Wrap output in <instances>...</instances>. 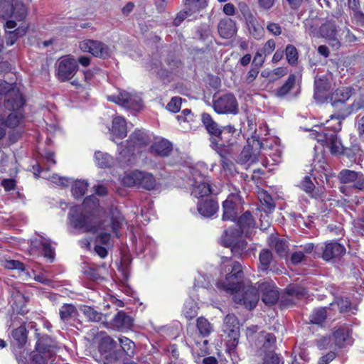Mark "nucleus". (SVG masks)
<instances>
[{
	"label": "nucleus",
	"instance_id": "1",
	"mask_svg": "<svg viewBox=\"0 0 364 364\" xmlns=\"http://www.w3.org/2000/svg\"><path fill=\"white\" fill-rule=\"evenodd\" d=\"M227 264L223 262L221 273L225 274V279H221L216 283L218 289L233 293L235 289L242 287V284L247 279H244V273L240 262L226 259Z\"/></svg>",
	"mask_w": 364,
	"mask_h": 364
},
{
	"label": "nucleus",
	"instance_id": "2",
	"mask_svg": "<svg viewBox=\"0 0 364 364\" xmlns=\"http://www.w3.org/2000/svg\"><path fill=\"white\" fill-rule=\"evenodd\" d=\"M4 98L5 111H23L26 100L14 85L0 79V99Z\"/></svg>",
	"mask_w": 364,
	"mask_h": 364
},
{
	"label": "nucleus",
	"instance_id": "3",
	"mask_svg": "<svg viewBox=\"0 0 364 364\" xmlns=\"http://www.w3.org/2000/svg\"><path fill=\"white\" fill-rule=\"evenodd\" d=\"M230 294L233 295L232 299L235 303L243 304L249 310L256 306L259 298L258 289L252 286L249 280L245 282L241 287Z\"/></svg>",
	"mask_w": 364,
	"mask_h": 364
},
{
	"label": "nucleus",
	"instance_id": "4",
	"mask_svg": "<svg viewBox=\"0 0 364 364\" xmlns=\"http://www.w3.org/2000/svg\"><path fill=\"white\" fill-rule=\"evenodd\" d=\"M151 136L147 132L137 129L135 130L129 137L127 141V146L123 149L120 154L126 156L130 154L131 156L139 155V157L142 156L144 149L146 146L151 143Z\"/></svg>",
	"mask_w": 364,
	"mask_h": 364
},
{
	"label": "nucleus",
	"instance_id": "5",
	"mask_svg": "<svg viewBox=\"0 0 364 364\" xmlns=\"http://www.w3.org/2000/svg\"><path fill=\"white\" fill-rule=\"evenodd\" d=\"M68 220L75 229L83 232L95 233L98 230V225L92 221L90 216L82 213L80 206H73L70 209Z\"/></svg>",
	"mask_w": 364,
	"mask_h": 364
},
{
	"label": "nucleus",
	"instance_id": "6",
	"mask_svg": "<svg viewBox=\"0 0 364 364\" xmlns=\"http://www.w3.org/2000/svg\"><path fill=\"white\" fill-rule=\"evenodd\" d=\"M264 149V144L256 134L247 140V145L244 146L239 157L238 162L241 164L250 163L254 164L258 161L261 150Z\"/></svg>",
	"mask_w": 364,
	"mask_h": 364
},
{
	"label": "nucleus",
	"instance_id": "7",
	"mask_svg": "<svg viewBox=\"0 0 364 364\" xmlns=\"http://www.w3.org/2000/svg\"><path fill=\"white\" fill-rule=\"evenodd\" d=\"M125 186H138L146 190H152L155 187L156 181L154 176L147 172L134 170L125 175L122 179Z\"/></svg>",
	"mask_w": 364,
	"mask_h": 364
},
{
	"label": "nucleus",
	"instance_id": "8",
	"mask_svg": "<svg viewBox=\"0 0 364 364\" xmlns=\"http://www.w3.org/2000/svg\"><path fill=\"white\" fill-rule=\"evenodd\" d=\"M78 70L77 60L70 55L60 58L55 64V76L60 82L71 80Z\"/></svg>",
	"mask_w": 364,
	"mask_h": 364
},
{
	"label": "nucleus",
	"instance_id": "9",
	"mask_svg": "<svg viewBox=\"0 0 364 364\" xmlns=\"http://www.w3.org/2000/svg\"><path fill=\"white\" fill-rule=\"evenodd\" d=\"M223 331L228 335V347L233 350L238 344L240 338L239 321L234 314H228L224 318Z\"/></svg>",
	"mask_w": 364,
	"mask_h": 364
},
{
	"label": "nucleus",
	"instance_id": "10",
	"mask_svg": "<svg viewBox=\"0 0 364 364\" xmlns=\"http://www.w3.org/2000/svg\"><path fill=\"white\" fill-rule=\"evenodd\" d=\"M213 107L218 114H237L238 102L235 96L232 93H227L213 100Z\"/></svg>",
	"mask_w": 364,
	"mask_h": 364
},
{
	"label": "nucleus",
	"instance_id": "11",
	"mask_svg": "<svg viewBox=\"0 0 364 364\" xmlns=\"http://www.w3.org/2000/svg\"><path fill=\"white\" fill-rule=\"evenodd\" d=\"M79 48L82 51L90 53L93 56L102 59H107L111 55L109 46L97 40H84L80 42Z\"/></svg>",
	"mask_w": 364,
	"mask_h": 364
},
{
	"label": "nucleus",
	"instance_id": "12",
	"mask_svg": "<svg viewBox=\"0 0 364 364\" xmlns=\"http://www.w3.org/2000/svg\"><path fill=\"white\" fill-rule=\"evenodd\" d=\"M107 100L128 109L138 111L142 107L141 98L139 95L126 91L119 92L117 96H108Z\"/></svg>",
	"mask_w": 364,
	"mask_h": 364
},
{
	"label": "nucleus",
	"instance_id": "13",
	"mask_svg": "<svg viewBox=\"0 0 364 364\" xmlns=\"http://www.w3.org/2000/svg\"><path fill=\"white\" fill-rule=\"evenodd\" d=\"M315 139L323 145H326L333 154H341L343 151V145L341 140L335 133H330L324 129L317 132Z\"/></svg>",
	"mask_w": 364,
	"mask_h": 364
},
{
	"label": "nucleus",
	"instance_id": "14",
	"mask_svg": "<svg viewBox=\"0 0 364 364\" xmlns=\"http://www.w3.org/2000/svg\"><path fill=\"white\" fill-rule=\"evenodd\" d=\"M341 183L349 184L353 188L364 190V175L361 172L350 169H343L338 174Z\"/></svg>",
	"mask_w": 364,
	"mask_h": 364
},
{
	"label": "nucleus",
	"instance_id": "15",
	"mask_svg": "<svg viewBox=\"0 0 364 364\" xmlns=\"http://www.w3.org/2000/svg\"><path fill=\"white\" fill-rule=\"evenodd\" d=\"M321 257L326 262L338 259L346 254L345 247L336 241L326 242L321 247Z\"/></svg>",
	"mask_w": 364,
	"mask_h": 364
},
{
	"label": "nucleus",
	"instance_id": "16",
	"mask_svg": "<svg viewBox=\"0 0 364 364\" xmlns=\"http://www.w3.org/2000/svg\"><path fill=\"white\" fill-rule=\"evenodd\" d=\"M235 133L236 129L234 126H223L218 136L215 139V141H212V143L216 147H218V145L233 147L237 143Z\"/></svg>",
	"mask_w": 364,
	"mask_h": 364
},
{
	"label": "nucleus",
	"instance_id": "17",
	"mask_svg": "<svg viewBox=\"0 0 364 364\" xmlns=\"http://www.w3.org/2000/svg\"><path fill=\"white\" fill-rule=\"evenodd\" d=\"M134 353L135 343L127 337H119L117 350L114 353V360L122 359L124 356L132 358Z\"/></svg>",
	"mask_w": 364,
	"mask_h": 364
},
{
	"label": "nucleus",
	"instance_id": "18",
	"mask_svg": "<svg viewBox=\"0 0 364 364\" xmlns=\"http://www.w3.org/2000/svg\"><path fill=\"white\" fill-rule=\"evenodd\" d=\"M193 183L192 184L191 195L196 198H203L212 193V190L208 178L199 175V178L193 173Z\"/></svg>",
	"mask_w": 364,
	"mask_h": 364
},
{
	"label": "nucleus",
	"instance_id": "19",
	"mask_svg": "<svg viewBox=\"0 0 364 364\" xmlns=\"http://www.w3.org/2000/svg\"><path fill=\"white\" fill-rule=\"evenodd\" d=\"M16 26V23L13 20H7L4 25L6 29L5 40L7 46L14 45L18 38L23 36L26 33L27 27L26 26H19L14 31H10V29L15 28Z\"/></svg>",
	"mask_w": 364,
	"mask_h": 364
},
{
	"label": "nucleus",
	"instance_id": "20",
	"mask_svg": "<svg viewBox=\"0 0 364 364\" xmlns=\"http://www.w3.org/2000/svg\"><path fill=\"white\" fill-rule=\"evenodd\" d=\"M261 292L262 301L267 305L272 306L277 303L279 298V294L277 287L268 282L259 284L258 291Z\"/></svg>",
	"mask_w": 364,
	"mask_h": 364
},
{
	"label": "nucleus",
	"instance_id": "21",
	"mask_svg": "<svg viewBox=\"0 0 364 364\" xmlns=\"http://www.w3.org/2000/svg\"><path fill=\"white\" fill-rule=\"evenodd\" d=\"M200 120L203 126L210 136V142L212 143V141H215V139L218 136L223 126H220L219 124L214 120L213 117L207 112H203L201 114Z\"/></svg>",
	"mask_w": 364,
	"mask_h": 364
},
{
	"label": "nucleus",
	"instance_id": "22",
	"mask_svg": "<svg viewBox=\"0 0 364 364\" xmlns=\"http://www.w3.org/2000/svg\"><path fill=\"white\" fill-rule=\"evenodd\" d=\"M314 98L320 102L326 100L331 88V82L326 75H317L314 81Z\"/></svg>",
	"mask_w": 364,
	"mask_h": 364
},
{
	"label": "nucleus",
	"instance_id": "23",
	"mask_svg": "<svg viewBox=\"0 0 364 364\" xmlns=\"http://www.w3.org/2000/svg\"><path fill=\"white\" fill-rule=\"evenodd\" d=\"M237 196L231 195L223 203V220L234 221L237 216L238 205L235 201Z\"/></svg>",
	"mask_w": 364,
	"mask_h": 364
},
{
	"label": "nucleus",
	"instance_id": "24",
	"mask_svg": "<svg viewBox=\"0 0 364 364\" xmlns=\"http://www.w3.org/2000/svg\"><path fill=\"white\" fill-rule=\"evenodd\" d=\"M110 132L112 135V141L117 144V140H122L126 137L127 134V127L125 119L122 117H114L112 120Z\"/></svg>",
	"mask_w": 364,
	"mask_h": 364
},
{
	"label": "nucleus",
	"instance_id": "25",
	"mask_svg": "<svg viewBox=\"0 0 364 364\" xmlns=\"http://www.w3.org/2000/svg\"><path fill=\"white\" fill-rule=\"evenodd\" d=\"M218 208V202L213 198L202 199L198 201L197 205L198 213L206 218H210L215 215Z\"/></svg>",
	"mask_w": 364,
	"mask_h": 364
},
{
	"label": "nucleus",
	"instance_id": "26",
	"mask_svg": "<svg viewBox=\"0 0 364 364\" xmlns=\"http://www.w3.org/2000/svg\"><path fill=\"white\" fill-rule=\"evenodd\" d=\"M110 325L113 329L124 330L130 328L133 325L132 318L123 311H119L111 321Z\"/></svg>",
	"mask_w": 364,
	"mask_h": 364
},
{
	"label": "nucleus",
	"instance_id": "27",
	"mask_svg": "<svg viewBox=\"0 0 364 364\" xmlns=\"http://www.w3.org/2000/svg\"><path fill=\"white\" fill-rule=\"evenodd\" d=\"M4 123L5 127L14 129L18 127L24 119L23 111H5L4 109Z\"/></svg>",
	"mask_w": 364,
	"mask_h": 364
},
{
	"label": "nucleus",
	"instance_id": "28",
	"mask_svg": "<svg viewBox=\"0 0 364 364\" xmlns=\"http://www.w3.org/2000/svg\"><path fill=\"white\" fill-rule=\"evenodd\" d=\"M118 342L109 336H102L99 342L98 348L100 353H107L114 360V353L117 350Z\"/></svg>",
	"mask_w": 364,
	"mask_h": 364
},
{
	"label": "nucleus",
	"instance_id": "29",
	"mask_svg": "<svg viewBox=\"0 0 364 364\" xmlns=\"http://www.w3.org/2000/svg\"><path fill=\"white\" fill-rule=\"evenodd\" d=\"M108 273V267L105 263L101 265L92 264L85 270V276L91 280L99 282L105 279Z\"/></svg>",
	"mask_w": 364,
	"mask_h": 364
},
{
	"label": "nucleus",
	"instance_id": "30",
	"mask_svg": "<svg viewBox=\"0 0 364 364\" xmlns=\"http://www.w3.org/2000/svg\"><path fill=\"white\" fill-rule=\"evenodd\" d=\"M355 90L350 87L336 90L331 95V102L333 107H339V103L346 102L353 94Z\"/></svg>",
	"mask_w": 364,
	"mask_h": 364
},
{
	"label": "nucleus",
	"instance_id": "31",
	"mask_svg": "<svg viewBox=\"0 0 364 364\" xmlns=\"http://www.w3.org/2000/svg\"><path fill=\"white\" fill-rule=\"evenodd\" d=\"M218 30L222 38H231L237 32L236 23L231 18L222 19L218 25Z\"/></svg>",
	"mask_w": 364,
	"mask_h": 364
},
{
	"label": "nucleus",
	"instance_id": "32",
	"mask_svg": "<svg viewBox=\"0 0 364 364\" xmlns=\"http://www.w3.org/2000/svg\"><path fill=\"white\" fill-rule=\"evenodd\" d=\"M159 53L158 50L153 52L149 55L145 63L146 70L149 72L151 77L156 80L159 78Z\"/></svg>",
	"mask_w": 364,
	"mask_h": 364
},
{
	"label": "nucleus",
	"instance_id": "33",
	"mask_svg": "<svg viewBox=\"0 0 364 364\" xmlns=\"http://www.w3.org/2000/svg\"><path fill=\"white\" fill-rule=\"evenodd\" d=\"M76 307L70 304H64L59 309L60 321L64 323H69L72 319L77 316Z\"/></svg>",
	"mask_w": 364,
	"mask_h": 364
},
{
	"label": "nucleus",
	"instance_id": "34",
	"mask_svg": "<svg viewBox=\"0 0 364 364\" xmlns=\"http://www.w3.org/2000/svg\"><path fill=\"white\" fill-rule=\"evenodd\" d=\"M237 225L240 230L247 235L248 230L254 228L255 226V221L250 211L245 212L237 220Z\"/></svg>",
	"mask_w": 364,
	"mask_h": 364
},
{
	"label": "nucleus",
	"instance_id": "35",
	"mask_svg": "<svg viewBox=\"0 0 364 364\" xmlns=\"http://www.w3.org/2000/svg\"><path fill=\"white\" fill-rule=\"evenodd\" d=\"M276 337L273 333L262 331L259 333L256 345L264 350L271 349L275 344Z\"/></svg>",
	"mask_w": 364,
	"mask_h": 364
},
{
	"label": "nucleus",
	"instance_id": "36",
	"mask_svg": "<svg viewBox=\"0 0 364 364\" xmlns=\"http://www.w3.org/2000/svg\"><path fill=\"white\" fill-rule=\"evenodd\" d=\"M242 232L237 229H228L224 230L221 236V242L225 246L230 247L238 240Z\"/></svg>",
	"mask_w": 364,
	"mask_h": 364
},
{
	"label": "nucleus",
	"instance_id": "37",
	"mask_svg": "<svg viewBox=\"0 0 364 364\" xmlns=\"http://www.w3.org/2000/svg\"><path fill=\"white\" fill-rule=\"evenodd\" d=\"M246 27L250 34L255 39H259L264 34V28L257 20L253 17L245 21Z\"/></svg>",
	"mask_w": 364,
	"mask_h": 364
},
{
	"label": "nucleus",
	"instance_id": "38",
	"mask_svg": "<svg viewBox=\"0 0 364 364\" xmlns=\"http://www.w3.org/2000/svg\"><path fill=\"white\" fill-rule=\"evenodd\" d=\"M9 293L11 294V298L14 301L13 304L24 305L28 300L27 296L21 292L20 287L9 285L7 289Z\"/></svg>",
	"mask_w": 364,
	"mask_h": 364
},
{
	"label": "nucleus",
	"instance_id": "39",
	"mask_svg": "<svg viewBox=\"0 0 364 364\" xmlns=\"http://www.w3.org/2000/svg\"><path fill=\"white\" fill-rule=\"evenodd\" d=\"M319 33L321 37L325 38L334 36L335 35H338L336 21L328 20L321 24L319 28Z\"/></svg>",
	"mask_w": 364,
	"mask_h": 364
},
{
	"label": "nucleus",
	"instance_id": "40",
	"mask_svg": "<svg viewBox=\"0 0 364 364\" xmlns=\"http://www.w3.org/2000/svg\"><path fill=\"white\" fill-rule=\"evenodd\" d=\"M27 333L28 331L24 326H21L12 331V338L18 348L25 346L27 341Z\"/></svg>",
	"mask_w": 364,
	"mask_h": 364
},
{
	"label": "nucleus",
	"instance_id": "41",
	"mask_svg": "<svg viewBox=\"0 0 364 364\" xmlns=\"http://www.w3.org/2000/svg\"><path fill=\"white\" fill-rule=\"evenodd\" d=\"M296 81V75L294 74L289 75L285 82L276 90V95L279 97L286 96L293 89Z\"/></svg>",
	"mask_w": 364,
	"mask_h": 364
},
{
	"label": "nucleus",
	"instance_id": "42",
	"mask_svg": "<svg viewBox=\"0 0 364 364\" xmlns=\"http://www.w3.org/2000/svg\"><path fill=\"white\" fill-rule=\"evenodd\" d=\"M53 347V341L50 336L43 335L38 337L36 344V350L41 353L49 352Z\"/></svg>",
	"mask_w": 364,
	"mask_h": 364
},
{
	"label": "nucleus",
	"instance_id": "43",
	"mask_svg": "<svg viewBox=\"0 0 364 364\" xmlns=\"http://www.w3.org/2000/svg\"><path fill=\"white\" fill-rule=\"evenodd\" d=\"M95 159L96 164L100 168H107L113 164V158L107 153L100 151L95 153Z\"/></svg>",
	"mask_w": 364,
	"mask_h": 364
},
{
	"label": "nucleus",
	"instance_id": "44",
	"mask_svg": "<svg viewBox=\"0 0 364 364\" xmlns=\"http://www.w3.org/2000/svg\"><path fill=\"white\" fill-rule=\"evenodd\" d=\"M273 259L272 253L270 250L267 249H263L259 255V268L262 271H267L269 267V264L272 262Z\"/></svg>",
	"mask_w": 364,
	"mask_h": 364
},
{
	"label": "nucleus",
	"instance_id": "45",
	"mask_svg": "<svg viewBox=\"0 0 364 364\" xmlns=\"http://www.w3.org/2000/svg\"><path fill=\"white\" fill-rule=\"evenodd\" d=\"M80 311L90 321L98 322L102 320V314L89 306H82Z\"/></svg>",
	"mask_w": 364,
	"mask_h": 364
},
{
	"label": "nucleus",
	"instance_id": "46",
	"mask_svg": "<svg viewBox=\"0 0 364 364\" xmlns=\"http://www.w3.org/2000/svg\"><path fill=\"white\" fill-rule=\"evenodd\" d=\"M196 326L199 333L203 337L208 336L213 331L212 324L208 321V319L203 316L199 317L197 319Z\"/></svg>",
	"mask_w": 364,
	"mask_h": 364
},
{
	"label": "nucleus",
	"instance_id": "47",
	"mask_svg": "<svg viewBox=\"0 0 364 364\" xmlns=\"http://www.w3.org/2000/svg\"><path fill=\"white\" fill-rule=\"evenodd\" d=\"M208 0H185V7L192 14L199 11L208 5Z\"/></svg>",
	"mask_w": 364,
	"mask_h": 364
},
{
	"label": "nucleus",
	"instance_id": "48",
	"mask_svg": "<svg viewBox=\"0 0 364 364\" xmlns=\"http://www.w3.org/2000/svg\"><path fill=\"white\" fill-rule=\"evenodd\" d=\"M326 309L318 308L314 309L309 316L311 323L321 325L326 318Z\"/></svg>",
	"mask_w": 364,
	"mask_h": 364
},
{
	"label": "nucleus",
	"instance_id": "49",
	"mask_svg": "<svg viewBox=\"0 0 364 364\" xmlns=\"http://www.w3.org/2000/svg\"><path fill=\"white\" fill-rule=\"evenodd\" d=\"M88 183L85 181L77 180L72 186V194L75 198H82L87 189Z\"/></svg>",
	"mask_w": 364,
	"mask_h": 364
},
{
	"label": "nucleus",
	"instance_id": "50",
	"mask_svg": "<svg viewBox=\"0 0 364 364\" xmlns=\"http://www.w3.org/2000/svg\"><path fill=\"white\" fill-rule=\"evenodd\" d=\"M272 246L280 257L287 256L289 245L286 240L280 238H274L272 240Z\"/></svg>",
	"mask_w": 364,
	"mask_h": 364
},
{
	"label": "nucleus",
	"instance_id": "51",
	"mask_svg": "<svg viewBox=\"0 0 364 364\" xmlns=\"http://www.w3.org/2000/svg\"><path fill=\"white\" fill-rule=\"evenodd\" d=\"M259 199L263 206L264 211L271 213L275 208V203L272 196L267 192H262L259 194Z\"/></svg>",
	"mask_w": 364,
	"mask_h": 364
},
{
	"label": "nucleus",
	"instance_id": "52",
	"mask_svg": "<svg viewBox=\"0 0 364 364\" xmlns=\"http://www.w3.org/2000/svg\"><path fill=\"white\" fill-rule=\"evenodd\" d=\"M342 119H338L336 117H333V114L331 115V119L327 120L324 124V129H327L330 133H337L341 129Z\"/></svg>",
	"mask_w": 364,
	"mask_h": 364
},
{
	"label": "nucleus",
	"instance_id": "53",
	"mask_svg": "<svg viewBox=\"0 0 364 364\" xmlns=\"http://www.w3.org/2000/svg\"><path fill=\"white\" fill-rule=\"evenodd\" d=\"M285 292L288 296H291L296 299H299L306 294V291L305 288L296 284H291L288 286L285 289Z\"/></svg>",
	"mask_w": 364,
	"mask_h": 364
},
{
	"label": "nucleus",
	"instance_id": "54",
	"mask_svg": "<svg viewBox=\"0 0 364 364\" xmlns=\"http://www.w3.org/2000/svg\"><path fill=\"white\" fill-rule=\"evenodd\" d=\"M285 55L289 65H296L297 64L299 53L294 46L288 44L285 49Z\"/></svg>",
	"mask_w": 364,
	"mask_h": 364
},
{
	"label": "nucleus",
	"instance_id": "55",
	"mask_svg": "<svg viewBox=\"0 0 364 364\" xmlns=\"http://www.w3.org/2000/svg\"><path fill=\"white\" fill-rule=\"evenodd\" d=\"M334 108L336 111L333 114V117H336L338 119H344L353 113L351 106L347 105L345 102L339 103V107Z\"/></svg>",
	"mask_w": 364,
	"mask_h": 364
},
{
	"label": "nucleus",
	"instance_id": "56",
	"mask_svg": "<svg viewBox=\"0 0 364 364\" xmlns=\"http://www.w3.org/2000/svg\"><path fill=\"white\" fill-rule=\"evenodd\" d=\"M279 355L274 350H268L265 353L260 364H283Z\"/></svg>",
	"mask_w": 364,
	"mask_h": 364
},
{
	"label": "nucleus",
	"instance_id": "57",
	"mask_svg": "<svg viewBox=\"0 0 364 364\" xmlns=\"http://www.w3.org/2000/svg\"><path fill=\"white\" fill-rule=\"evenodd\" d=\"M27 16V9L26 6L22 3H16L14 5V11L12 17L15 18L18 21H23Z\"/></svg>",
	"mask_w": 364,
	"mask_h": 364
},
{
	"label": "nucleus",
	"instance_id": "58",
	"mask_svg": "<svg viewBox=\"0 0 364 364\" xmlns=\"http://www.w3.org/2000/svg\"><path fill=\"white\" fill-rule=\"evenodd\" d=\"M124 221V218L121 213L118 212L112 213L111 228L114 233L117 234V232L122 228Z\"/></svg>",
	"mask_w": 364,
	"mask_h": 364
},
{
	"label": "nucleus",
	"instance_id": "59",
	"mask_svg": "<svg viewBox=\"0 0 364 364\" xmlns=\"http://www.w3.org/2000/svg\"><path fill=\"white\" fill-rule=\"evenodd\" d=\"M159 156V144L154 143L151 144L148 149H144L142 160L151 161L152 157H157Z\"/></svg>",
	"mask_w": 364,
	"mask_h": 364
},
{
	"label": "nucleus",
	"instance_id": "60",
	"mask_svg": "<svg viewBox=\"0 0 364 364\" xmlns=\"http://www.w3.org/2000/svg\"><path fill=\"white\" fill-rule=\"evenodd\" d=\"M333 337L336 345L341 347L348 337V331L346 328H339L333 332Z\"/></svg>",
	"mask_w": 364,
	"mask_h": 364
},
{
	"label": "nucleus",
	"instance_id": "61",
	"mask_svg": "<svg viewBox=\"0 0 364 364\" xmlns=\"http://www.w3.org/2000/svg\"><path fill=\"white\" fill-rule=\"evenodd\" d=\"M42 247V253L44 257L48 259L50 262H53L55 258V250L51 247L50 244L46 240H41L40 242Z\"/></svg>",
	"mask_w": 364,
	"mask_h": 364
},
{
	"label": "nucleus",
	"instance_id": "62",
	"mask_svg": "<svg viewBox=\"0 0 364 364\" xmlns=\"http://www.w3.org/2000/svg\"><path fill=\"white\" fill-rule=\"evenodd\" d=\"M14 11L13 3L0 2V17L4 19H8L12 17Z\"/></svg>",
	"mask_w": 364,
	"mask_h": 364
},
{
	"label": "nucleus",
	"instance_id": "63",
	"mask_svg": "<svg viewBox=\"0 0 364 364\" xmlns=\"http://www.w3.org/2000/svg\"><path fill=\"white\" fill-rule=\"evenodd\" d=\"M247 246V242L245 240L238 239L235 244L230 247L235 255H241L246 250Z\"/></svg>",
	"mask_w": 364,
	"mask_h": 364
},
{
	"label": "nucleus",
	"instance_id": "64",
	"mask_svg": "<svg viewBox=\"0 0 364 364\" xmlns=\"http://www.w3.org/2000/svg\"><path fill=\"white\" fill-rule=\"evenodd\" d=\"M183 99L180 97H173L166 105V108L172 113H177L181 108Z\"/></svg>",
	"mask_w": 364,
	"mask_h": 364
}]
</instances>
